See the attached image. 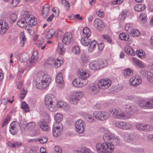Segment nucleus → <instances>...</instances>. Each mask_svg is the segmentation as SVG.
Returning a JSON list of instances; mask_svg holds the SVG:
<instances>
[{"instance_id":"1","label":"nucleus","mask_w":153,"mask_h":153,"mask_svg":"<svg viewBox=\"0 0 153 153\" xmlns=\"http://www.w3.org/2000/svg\"><path fill=\"white\" fill-rule=\"evenodd\" d=\"M90 73L85 69L79 68L77 72L78 78L74 80L72 82L73 85L75 87L79 88L83 87L88 83V81L86 79L88 77Z\"/></svg>"},{"instance_id":"2","label":"nucleus","mask_w":153,"mask_h":153,"mask_svg":"<svg viewBox=\"0 0 153 153\" xmlns=\"http://www.w3.org/2000/svg\"><path fill=\"white\" fill-rule=\"evenodd\" d=\"M96 148L98 153H110L114 152V147L109 146L107 143H98L96 144Z\"/></svg>"},{"instance_id":"3","label":"nucleus","mask_w":153,"mask_h":153,"mask_svg":"<svg viewBox=\"0 0 153 153\" xmlns=\"http://www.w3.org/2000/svg\"><path fill=\"white\" fill-rule=\"evenodd\" d=\"M54 96L52 94H49L45 97V102L46 108L51 111H54L57 110V107L55 106Z\"/></svg>"},{"instance_id":"4","label":"nucleus","mask_w":153,"mask_h":153,"mask_svg":"<svg viewBox=\"0 0 153 153\" xmlns=\"http://www.w3.org/2000/svg\"><path fill=\"white\" fill-rule=\"evenodd\" d=\"M105 142L109 143V146H116L119 143V140L118 137L110 133L105 134L103 136Z\"/></svg>"},{"instance_id":"5","label":"nucleus","mask_w":153,"mask_h":153,"mask_svg":"<svg viewBox=\"0 0 153 153\" xmlns=\"http://www.w3.org/2000/svg\"><path fill=\"white\" fill-rule=\"evenodd\" d=\"M93 115L97 120L102 121L107 120L110 116L108 113L101 111H95L93 114Z\"/></svg>"},{"instance_id":"6","label":"nucleus","mask_w":153,"mask_h":153,"mask_svg":"<svg viewBox=\"0 0 153 153\" xmlns=\"http://www.w3.org/2000/svg\"><path fill=\"white\" fill-rule=\"evenodd\" d=\"M139 138V135L135 133L132 132L130 134L126 133L125 134V139L128 142L134 143L136 142Z\"/></svg>"},{"instance_id":"7","label":"nucleus","mask_w":153,"mask_h":153,"mask_svg":"<svg viewBox=\"0 0 153 153\" xmlns=\"http://www.w3.org/2000/svg\"><path fill=\"white\" fill-rule=\"evenodd\" d=\"M37 78L45 84H46L48 86L51 80L50 76L45 74L43 72H40L38 73V77Z\"/></svg>"},{"instance_id":"8","label":"nucleus","mask_w":153,"mask_h":153,"mask_svg":"<svg viewBox=\"0 0 153 153\" xmlns=\"http://www.w3.org/2000/svg\"><path fill=\"white\" fill-rule=\"evenodd\" d=\"M46 120L43 119L41 120L39 122V125L40 128L44 131H48L50 128L48 125L49 117L48 116L45 117Z\"/></svg>"},{"instance_id":"9","label":"nucleus","mask_w":153,"mask_h":153,"mask_svg":"<svg viewBox=\"0 0 153 153\" xmlns=\"http://www.w3.org/2000/svg\"><path fill=\"white\" fill-rule=\"evenodd\" d=\"M84 122L81 120L76 121L75 123V129L79 133H83L85 131V126Z\"/></svg>"},{"instance_id":"10","label":"nucleus","mask_w":153,"mask_h":153,"mask_svg":"<svg viewBox=\"0 0 153 153\" xmlns=\"http://www.w3.org/2000/svg\"><path fill=\"white\" fill-rule=\"evenodd\" d=\"M152 103V99L148 101L142 100H140L139 104L143 109H149L153 108Z\"/></svg>"},{"instance_id":"11","label":"nucleus","mask_w":153,"mask_h":153,"mask_svg":"<svg viewBox=\"0 0 153 153\" xmlns=\"http://www.w3.org/2000/svg\"><path fill=\"white\" fill-rule=\"evenodd\" d=\"M25 15V21L27 23L30 25H35L37 23V19L34 17H30L27 12L25 11L24 13Z\"/></svg>"},{"instance_id":"12","label":"nucleus","mask_w":153,"mask_h":153,"mask_svg":"<svg viewBox=\"0 0 153 153\" xmlns=\"http://www.w3.org/2000/svg\"><path fill=\"white\" fill-rule=\"evenodd\" d=\"M109 112L111 114L114 115L115 118L119 119H122L126 116L124 112L120 109H112L110 110Z\"/></svg>"},{"instance_id":"13","label":"nucleus","mask_w":153,"mask_h":153,"mask_svg":"<svg viewBox=\"0 0 153 153\" xmlns=\"http://www.w3.org/2000/svg\"><path fill=\"white\" fill-rule=\"evenodd\" d=\"M21 122L20 123L14 121L12 122L10 125V133L13 135L16 134L17 132V127H21Z\"/></svg>"},{"instance_id":"14","label":"nucleus","mask_w":153,"mask_h":153,"mask_svg":"<svg viewBox=\"0 0 153 153\" xmlns=\"http://www.w3.org/2000/svg\"><path fill=\"white\" fill-rule=\"evenodd\" d=\"M56 82L59 88H62L64 86L63 75L62 73H59L57 74L56 77Z\"/></svg>"},{"instance_id":"15","label":"nucleus","mask_w":153,"mask_h":153,"mask_svg":"<svg viewBox=\"0 0 153 153\" xmlns=\"http://www.w3.org/2000/svg\"><path fill=\"white\" fill-rule=\"evenodd\" d=\"M98 83L100 89H105L108 88L111 85V82L108 80L106 81L104 79L100 80Z\"/></svg>"},{"instance_id":"16","label":"nucleus","mask_w":153,"mask_h":153,"mask_svg":"<svg viewBox=\"0 0 153 153\" xmlns=\"http://www.w3.org/2000/svg\"><path fill=\"white\" fill-rule=\"evenodd\" d=\"M72 37V36L71 33L66 32L64 35L62 40V42L66 45H68L71 42Z\"/></svg>"},{"instance_id":"17","label":"nucleus","mask_w":153,"mask_h":153,"mask_svg":"<svg viewBox=\"0 0 153 153\" xmlns=\"http://www.w3.org/2000/svg\"><path fill=\"white\" fill-rule=\"evenodd\" d=\"M100 88L98 83L97 84H95L92 86H90L88 87V91L89 93L92 94H95L99 91V89Z\"/></svg>"},{"instance_id":"18","label":"nucleus","mask_w":153,"mask_h":153,"mask_svg":"<svg viewBox=\"0 0 153 153\" xmlns=\"http://www.w3.org/2000/svg\"><path fill=\"white\" fill-rule=\"evenodd\" d=\"M9 26L8 24L5 21L0 20V33L3 34L8 30Z\"/></svg>"},{"instance_id":"19","label":"nucleus","mask_w":153,"mask_h":153,"mask_svg":"<svg viewBox=\"0 0 153 153\" xmlns=\"http://www.w3.org/2000/svg\"><path fill=\"white\" fill-rule=\"evenodd\" d=\"M100 65L99 61H94L90 62L89 65L92 70H97L101 68Z\"/></svg>"},{"instance_id":"20","label":"nucleus","mask_w":153,"mask_h":153,"mask_svg":"<svg viewBox=\"0 0 153 153\" xmlns=\"http://www.w3.org/2000/svg\"><path fill=\"white\" fill-rule=\"evenodd\" d=\"M103 22L101 19H96L93 22L94 26L97 28L99 29L102 27L103 26Z\"/></svg>"},{"instance_id":"21","label":"nucleus","mask_w":153,"mask_h":153,"mask_svg":"<svg viewBox=\"0 0 153 153\" xmlns=\"http://www.w3.org/2000/svg\"><path fill=\"white\" fill-rule=\"evenodd\" d=\"M89 37L83 36L81 38L80 42L82 45L87 46L91 42V40L89 39Z\"/></svg>"},{"instance_id":"22","label":"nucleus","mask_w":153,"mask_h":153,"mask_svg":"<svg viewBox=\"0 0 153 153\" xmlns=\"http://www.w3.org/2000/svg\"><path fill=\"white\" fill-rule=\"evenodd\" d=\"M49 10V6L48 5L45 4L43 7L42 11V16L44 18H46L48 15Z\"/></svg>"},{"instance_id":"23","label":"nucleus","mask_w":153,"mask_h":153,"mask_svg":"<svg viewBox=\"0 0 153 153\" xmlns=\"http://www.w3.org/2000/svg\"><path fill=\"white\" fill-rule=\"evenodd\" d=\"M36 86L40 89H42L46 88L48 86L42 82L37 78L36 80Z\"/></svg>"},{"instance_id":"24","label":"nucleus","mask_w":153,"mask_h":153,"mask_svg":"<svg viewBox=\"0 0 153 153\" xmlns=\"http://www.w3.org/2000/svg\"><path fill=\"white\" fill-rule=\"evenodd\" d=\"M29 58L30 57L28 54L23 53L20 55L19 60L21 62H24L28 61Z\"/></svg>"},{"instance_id":"25","label":"nucleus","mask_w":153,"mask_h":153,"mask_svg":"<svg viewBox=\"0 0 153 153\" xmlns=\"http://www.w3.org/2000/svg\"><path fill=\"white\" fill-rule=\"evenodd\" d=\"M22 144L21 142H15L13 143L10 142H8L7 143L9 147L12 148L19 147L22 145Z\"/></svg>"},{"instance_id":"26","label":"nucleus","mask_w":153,"mask_h":153,"mask_svg":"<svg viewBox=\"0 0 153 153\" xmlns=\"http://www.w3.org/2000/svg\"><path fill=\"white\" fill-rule=\"evenodd\" d=\"M48 64H50V65H52V64H54V66L55 68H57L59 67L61 63L60 62V60L59 59H53L51 61V63H50L49 61L47 62Z\"/></svg>"},{"instance_id":"27","label":"nucleus","mask_w":153,"mask_h":153,"mask_svg":"<svg viewBox=\"0 0 153 153\" xmlns=\"http://www.w3.org/2000/svg\"><path fill=\"white\" fill-rule=\"evenodd\" d=\"M64 45L62 43H59L57 51L60 54L62 55L65 53V48L64 47Z\"/></svg>"},{"instance_id":"28","label":"nucleus","mask_w":153,"mask_h":153,"mask_svg":"<svg viewBox=\"0 0 153 153\" xmlns=\"http://www.w3.org/2000/svg\"><path fill=\"white\" fill-rule=\"evenodd\" d=\"M55 106L57 107V110L58 108H64L67 107L68 105V104L62 101L58 102L55 105Z\"/></svg>"},{"instance_id":"29","label":"nucleus","mask_w":153,"mask_h":153,"mask_svg":"<svg viewBox=\"0 0 153 153\" xmlns=\"http://www.w3.org/2000/svg\"><path fill=\"white\" fill-rule=\"evenodd\" d=\"M55 125L53 126L54 127H53V133L55 137H57L61 134V132L62 130H60V129L55 126Z\"/></svg>"},{"instance_id":"30","label":"nucleus","mask_w":153,"mask_h":153,"mask_svg":"<svg viewBox=\"0 0 153 153\" xmlns=\"http://www.w3.org/2000/svg\"><path fill=\"white\" fill-rule=\"evenodd\" d=\"M125 52L128 54H130L132 56L134 55V51L131 47L128 46H126L124 48Z\"/></svg>"},{"instance_id":"31","label":"nucleus","mask_w":153,"mask_h":153,"mask_svg":"<svg viewBox=\"0 0 153 153\" xmlns=\"http://www.w3.org/2000/svg\"><path fill=\"white\" fill-rule=\"evenodd\" d=\"M146 7L145 5L143 4H137L135 6L134 9L136 11H141L145 9Z\"/></svg>"},{"instance_id":"32","label":"nucleus","mask_w":153,"mask_h":153,"mask_svg":"<svg viewBox=\"0 0 153 153\" xmlns=\"http://www.w3.org/2000/svg\"><path fill=\"white\" fill-rule=\"evenodd\" d=\"M25 15L24 19H21L17 22V25L22 28H23L27 23L25 19Z\"/></svg>"},{"instance_id":"33","label":"nucleus","mask_w":153,"mask_h":153,"mask_svg":"<svg viewBox=\"0 0 153 153\" xmlns=\"http://www.w3.org/2000/svg\"><path fill=\"white\" fill-rule=\"evenodd\" d=\"M91 34V33L88 27H86L84 28L83 30V36L89 37Z\"/></svg>"},{"instance_id":"34","label":"nucleus","mask_w":153,"mask_h":153,"mask_svg":"<svg viewBox=\"0 0 153 153\" xmlns=\"http://www.w3.org/2000/svg\"><path fill=\"white\" fill-rule=\"evenodd\" d=\"M63 118V116L62 114H56L54 116L55 120L56 121L55 124L54 125H57V123H59L62 120Z\"/></svg>"},{"instance_id":"35","label":"nucleus","mask_w":153,"mask_h":153,"mask_svg":"<svg viewBox=\"0 0 153 153\" xmlns=\"http://www.w3.org/2000/svg\"><path fill=\"white\" fill-rule=\"evenodd\" d=\"M119 38V39L121 40L127 41L129 38V35L127 33H122L120 34Z\"/></svg>"},{"instance_id":"36","label":"nucleus","mask_w":153,"mask_h":153,"mask_svg":"<svg viewBox=\"0 0 153 153\" xmlns=\"http://www.w3.org/2000/svg\"><path fill=\"white\" fill-rule=\"evenodd\" d=\"M55 33V31L53 29H50L48 32L45 37L47 39H50L52 37Z\"/></svg>"},{"instance_id":"37","label":"nucleus","mask_w":153,"mask_h":153,"mask_svg":"<svg viewBox=\"0 0 153 153\" xmlns=\"http://www.w3.org/2000/svg\"><path fill=\"white\" fill-rule=\"evenodd\" d=\"M125 106L126 107V111L128 114H132L134 112H135L131 106L128 105H126Z\"/></svg>"},{"instance_id":"38","label":"nucleus","mask_w":153,"mask_h":153,"mask_svg":"<svg viewBox=\"0 0 153 153\" xmlns=\"http://www.w3.org/2000/svg\"><path fill=\"white\" fill-rule=\"evenodd\" d=\"M136 53L137 56L143 59L145 57V52L142 49L137 50L136 51Z\"/></svg>"},{"instance_id":"39","label":"nucleus","mask_w":153,"mask_h":153,"mask_svg":"<svg viewBox=\"0 0 153 153\" xmlns=\"http://www.w3.org/2000/svg\"><path fill=\"white\" fill-rule=\"evenodd\" d=\"M153 128V127L152 125L144 123L143 131L145 132L150 131H152Z\"/></svg>"},{"instance_id":"40","label":"nucleus","mask_w":153,"mask_h":153,"mask_svg":"<svg viewBox=\"0 0 153 153\" xmlns=\"http://www.w3.org/2000/svg\"><path fill=\"white\" fill-rule=\"evenodd\" d=\"M81 59L83 62L86 63L89 62V59L85 54H83L81 56Z\"/></svg>"},{"instance_id":"41","label":"nucleus","mask_w":153,"mask_h":153,"mask_svg":"<svg viewBox=\"0 0 153 153\" xmlns=\"http://www.w3.org/2000/svg\"><path fill=\"white\" fill-rule=\"evenodd\" d=\"M96 44V41L95 40H93L91 42L90 45L88 49V51L89 52H92L94 50V48Z\"/></svg>"},{"instance_id":"42","label":"nucleus","mask_w":153,"mask_h":153,"mask_svg":"<svg viewBox=\"0 0 153 153\" xmlns=\"http://www.w3.org/2000/svg\"><path fill=\"white\" fill-rule=\"evenodd\" d=\"M132 70L129 68H126L124 71V74L126 76H131L133 75Z\"/></svg>"},{"instance_id":"43","label":"nucleus","mask_w":153,"mask_h":153,"mask_svg":"<svg viewBox=\"0 0 153 153\" xmlns=\"http://www.w3.org/2000/svg\"><path fill=\"white\" fill-rule=\"evenodd\" d=\"M21 107L22 109H24L25 112H27L29 111V106L25 102L22 103Z\"/></svg>"},{"instance_id":"44","label":"nucleus","mask_w":153,"mask_h":153,"mask_svg":"<svg viewBox=\"0 0 153 153\" xmlns=\"http://www.w3.org/2000/svg\"><path fill=\"white\" fill-rule=\"evenodd\" d=\"M78 153H93L89 149L84 147L78 152Z\"/></svg>"},{"instance_id":"45","label":"nucleus","mask_w":153,"mask_h":153,"mask_svg":"<svg viewBox=\"0 0 153 153\" xmlns=\"http://www.w3.org/2000/svg\"><path fill=\"white\" fill-rule=\"evenodd\" d=\"M17 19V16L14 13H12L10 15V18L9 19V22L11 23H14Z\"/></svg>"},{"instance_id":"46","label":"nucleus","mask_w":153,"mask_h":153,"mask_svg":"<svg viewBox=\"0 0 153 153\" xmlns=\"http://www.w3.org/2000/svg\"><path fill=\"white\" fill-rule=\"evenodd\" d=\"M36 126V124L34 123L30 122L27 123L26 125V127H27L30 130H31L35 128Z\"/></svg>"},{"instance_id":"47","label":"nucleus","mask_w":153,"mask_h":153,"mask_svg":"<svg viewBox=\"0 0 153 153\" xmlns=\"http://www.w3.org/2000/svg\"><path fill=\"white\" fill-rule=\"evenodd\" d=\"M149 81L150 82H153L152 78L153 74L151 72L148 71L146 76Z\"/></svg>"},{"instance_id":"48","label":"nucleus","mask_w":153,"mask_h":153,"mask_svg":"<svg viewBox=\"0 0 153 153\" xmlns=\"http://www.w3.org/2000/svg\"><path fill=\"white\" fill-rule=\"evenodd\" d=\"M72 52L76 54H78L80 52V49L79 48L76 46H74L72 49Z\"/></svg>"},{"instance_id":"49","label":"nucleus","mask_w":153,"mask_h":153,"mask_svg":"<svg viewBox=\"0 0 153 153\" xmlns=\"http://www.w3.org/2000/svg\"><path fill=\"white\" fill-rule=\"evenodd\" d=\"M103 38L107 40L109 43H111L112 44H114L112 42V40L110 36L107 34L103 35L102 36Z\"/></svg>"},{"instance_id":"50","label":"nucleus","mask_w":153,"mask_h":153,"mask_svg":"<svg viewBox=\"0 0 153 153\" xmlns=\"http://www.w3.org/2000/svg\"><path fill=\"white\" fill-rule=\"evenodd\" d=\"M140 19L143 22V23H145L146 22L147 18L146 15L145 13L140 14L139 16Z\"/></svg>"},{"instance_id":"51","label":"nucleus","mask_w":153,"mask_h":153,"mask_svg":"<svg viewBox=\"0 0 153 153\" xmlns=\"http://www.w3.org/2000/svg\"><path fill=\"white\" fill-rule=\"evenodd\" d=\"M123 125L122 126V128L123 129H128L131 127V125L128 123H127L123 122Z\"/></svg>"},{"instance_id":"52","label":"nucleus","mask_w":153,"mask_h":153,"mask_svg":"<svg viewBox=\"0 0 153 153\" xmlns=\"http://www.w3.org/2000/svg\"><path fill=\"white\" fill-rule=\"evenodd\" d=\"M19 0H11V6L13 8L16 7L19 4Z\"/></svg>"},{"instance_id":"53","label":"nucleus","mask_w":153,"mask_h":153,"mask_svg":"<svg viewBox=\"0 0 153 153\" xmlns=\"http://www.w3.org/2000/svg\"><path fill=\"white\" fill-rule=\"evenodd\" d=\"M62 4L64 5V7L67 10L69 9L70 7V4L66 0H62L61 1Z\"/></svg>"},{"instance_id":"54","label":"nucleus","mask_w":153,"mask_h":153,"mask_svg":"<svg viewBox=\"0 0 153 153\" xmlns=\"http://www.w3.org/2000/svg\"><path fill=\"white\" fill-rule=\"evenodd\" d=\"M137 78L134 76H133L132 78H131L130 79V84L131 85L134 86H136V84H137L136 81V82H137Z\"/></svg>"},{"instance_id":"55","label":"nucleus","mask_w":153,"mask_h":153,"mask_svg":"<svg viewBox=\"0 0 153 153\" xmlns=\"http://www.w3.org/2000/svg\"><path fill=\"white\" fill-rule=\"evenodd\" d=\"M144 123H139L137 124L136 127L137 130L139 131H143Z\"/></svg>"},{"instance_id":"56","label":"nucleus","mask_w":153,"mask_h":153,"mask_svg":"<svg viewBox=\"0 0 153 153\" xmlns=\"http://www.w3.org/2000/svg\"><path fill=\"white\" fill-rule=\"evenodd\" d=\"M131 34L133 36H138L140 35V33L139 30H132Z\"/></svg>"},{"instance_id":"57","label":"nucleus","mask_w":153,"mask_h":153,"mask_svg":"<svg viewBox=\"0 0 153 153\" xmlns=\"http://www.w3.org/2000/svg\"><path fill=\"white\" fill-rule=\"evenodd\" d=\"M70 102L71 103L74 105L76 104L78 102V101L75 98L74 96L71 97L69 100Z\"/></svg>"},{"instance_id":"58","label":"nucleus","mask_w":153,"mask_h":153,"mask_svg":"<svg viewBox=\"0 0 153 153\" xmlns=\"http://www.w3.org/2000/svg\"><path fill=\"white\" fill-rule=\"evenodd\" d=\"M55 152L54 153H61V148L58 146H56L54 147Z\"/></svg>"},{"instance_id":"59","label":"nucleus","mask_w":153,"mask_h":153,"mask_svg":"<svg viewBox=\"0 0 153 153\" xmlns=\"http://www.w3.org/2000/svg\"><path fill=\"white\" fill-rule=\"evenodd\" d=\"M39 141L42 143H45L47 142L48 139L46 137H43L39 139Z\"/></svg>"},{"instance_id":"60","label":"nucleus","mask_w":153,"mask_h":153,"mask_svg":"<svg viewBox=\"0 0 153 153\" xmlns=\"http://www.w3.org/2000/svg\"><path fill=\"white\" fill-rule=\"evenodd\" d=\"M100 63V66L101 68L105 67L107 64V62L105 60H102V61H99Z\"/></svg>"},{"instance_id":"61","label":"nucleus","mask_w":153,"mask_h":153,"mask_svg":"<svg viewBox=\"0 0 153 153\" xmlns=\"http://www.w3.org/2000/svg\"><path fill=\"white\" fill-rule=\"evenodd\" d=\"M37 59L34 58V57H31V59L30 61V66L33 65L37 61Z\"/></svg>"},{"instance_id":"62","label":"nucleus","mask_w":153,"mask_h":153,"mask_svg":"<svg viewBox=\"0 0 153 153\" xmlns=\"http://www.w3.org/2000/svg\"><path fill=\"white\" fill-rule=\"evenodd\" d=\"M82 96L81 93L78 92L76 93L74 97L79 101V100L82 97Z\"/></svg>"},{"instance_id":"63","label":"nucleus","mask_w":153,"mask_h":153,"mask_svg":"<svg viewBox=\"0 0 153 153\" xmlns=\"http://www.w3.org/2000/svg\"><path fill=\"white\" fill-rule=\"evenodd\" d=\"M126 17V12L125 11L122 12L119 16V17L122 20H124Z\"/></svg>"},{"instance_id":"64","label":"nucleus","mask_w":153,"mask_h":153,"mask_svg":"<svg viewBox=\"0 0 153 153\" xmlns=\"http://www.w3.org/2000/svg\"><path fill=\"white\" fill-rule=\"evenodd\" d=\"M96 14L100 17H102L104 15V13L100 10H99L98 12H96Z\"/></svg>"}]
</instances>
